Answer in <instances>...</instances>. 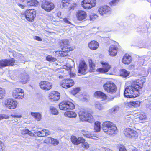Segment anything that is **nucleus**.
Returning <instances> with one entry per match:
<instances>
[{
  "label": "nucleus",
  "instance_id": "24",
  "mask_svg": "<svg viewBox=\"0 0 151 151\" xmlns=\"http://www.w3.org/2000/svg\"><path fill=\"white\" fill-rule=\"evenodd\" d=\"M89 48L92 50H95L97 49L99 47L98 43L95 41H92L88 43Z\"/></svg>",
  "mask_w": 151,
  "mask_h": 151
},
{
  "label": "nucleus",
  "instance_id": "5",
  "mask_svg": "<svg viewBox=\"0 0 151 151\" xmlns=\"http://www.w3.org/2000/svg\"><path fill=\"white\" fill-rule=\"evenodd\" d=\"M36 12L34 9H29L21 14L22 17H25L28 21L32 22L33 21L35 16Z\"/></svg>",
  "mask_w": 151,
  "mask_h": 151
},
{
  "label": "nucleus",
  "instance_id": "7",
  "mask_svg": "<svg viewBox=\"0 0 151 151\" xmlns=\"http://www.w3.org/2000/svg\"><path fill=\"white\" fill-rule=\"evenodd\" d=\"M59 106L60 110H63L73 109L75 108L74 104L69 101H64L61 102L59 104Z\"/></svg>",
  "mask_w": 151,
  "mask_h": 151
},
{
  "label": "nucleus",
  "instance_id": "38",
  "mask_svg": "<svg viewBox=\"0 0 151 151\" xmlns=\"http://www.w3.org/2000/svg\"><path fill=\"white\" fill-rule=\"evenodd\" d=\"M63 71L65 73H69L71 70V68L70 66H68L66 65H64L63 66Z\"/></svg>",
  "mask_w": 151,
  "mask_h": 151
},
{
  "label": "nucleus",
  "instance_id": "15",
  "mask_svg": "<svg viewBox=\"0 0 151 151\" xmlns=\"http://www.w3.org/2000/svg\"><path fill=\"white\" fill-rule=\"evenodd\" d=\"M125 135L129 138L137 137L138 136L137 133L130 128H127L124 131Z\"/></svg>",
  "mask_w": 151,
  "mask_h": 151
},
{
  "label": "nucleus",
  "instance_id": "63",
  "mask_svg": "<svg viewBox=\"0 0 151 151\" xmlns=\"http://www.w3.org/2000/svg\"><path fill=\"white\" fill-rule=\"evenodd\" d=\"M69 74L70 75V77H73L75 75V74L74 73H72L71 72H70Z\"/></svg>",
  "mask_w": 151,
  "mask_h": 151
},
{
  "label": "nucleus",
  "instance_id": "26",
  "mask_svg": "<svg viewBox=\"0 0 151 151\" xmlns=\"http://www.w3.org/2000/svg\"><path fill=\"white\" fill-rule=\"evenodd\" d=\"M132 59L129 55L126 54L123 57L122 59V63L124 64H129L131 61Z\"/></svg>",
  "mask_w": 151,
  "mask_h": 151
},
{
  "label": "nucleus",
  "instance_id": "58",
  "mask_svg": "<svg viewBox=\"0 0 151 151\" xmlns=\"http://www.w3.org/2000/svg\"><path fill=\"white\" fill-rule=\"evenodd\" d=\"M17 5L20 8H24L25 7V5L21 4L19 3H18L17 4Z\"/></svg>",
  "mask_w": 151,
  "mask_h": 151
},
{
  "label": "nucleus",
  "instance_id": "53",
  "mask_svg": "<svg viewBox=\"0 0 151 151\" xmlns=\"http://www.w3.org/2000/svg\"><path fill=\"white\" fill-rule=\"evenodd\" d=\"M119 150V151H126V150L124 147L122 145H120Z\"/></svg>",
  "mask_w": 151,
  "mask_h": 151
},
{
  "label": "nucleus",
  "instance_id": "16",
  "mask_svg": "<svg viewBox=\"0 0 151 151\" xmlns=\"http://www.w3.org/2000/svg\"><path fill=\"white\" fill-rule=\"evenodd\" d=\"M52 84L47 81H42L39 83L40 88L46 91L49 90L52 88Z\"/></svg>",
  "mask_w": 151,
  "mask_h": 151
},
{
  "label": "nucleus",
  "instance_id": "13",
  "mask_svg": "<svg viewBox=\"0 0 151 151\" xmlns=\"http://www.w3.org/2000/svg\"><path fill=\"white\" fill-rule=\"evenodd\" d=\"M15 61L14 59H4L0 60V68L9 65H14Z\"/></svg>",
  "mask_w": 151,
  "mask_h": 151
},
{
  "label": "nucleus",
  "instance_id": "45",
  "mask_svg": "<svg viewBox=\"0 0 151 151\" xmlns=\"http://www.w3.org/2000/svg\"><path fill=\"white\" fill-rule=\"evenodd\" d=\"M147 116L144 113H142L140 114L139 116V118L140 120H143L146 119Z\"/></svg>",
  "mask_w": 151,
  "mask_h": 151
},
{
  "label": "nucleus",
  "instance_id": "8",
  "mask_svg": "<svg viewBox=\"0 0 151 151\" xmlns=\"http://www.w3.org/2000/svg\"><path fill=\"white\" fill-rule=\"evenodd\" d=\"M12 95L15 99H20L24 96V93L22 89L20 88H16L12 91Z\"/></svg>",
  "mask_w": 151,
  "mask_h": 151
},
{
  "label": "nucleus",
  "instance_id": "11",
  "mask_svg": "<svg viewBox=\"0 0 151 151\" xmlns=\"http://www.w3.org/2000/svg\"><path fill=\"white\" fill-rule=\"evenodd\" d=\"M101 63L102 65V68L96 70L97 72L101 73H104L107 72L111 68V66L107 63L104 61H101Z\"/></svg>",
  "mask_w": 151,
  "mask_h": 151
},
{
  "label": "nucleus",
  "instance_id": "59",
  "mask_svg": "<svg viewBox=\"0 0 151 151\" xmlns=\"http://www.w3.org/2000/svg\"><path fill=\"white\" fill-rule=\"evenodd\" d=\"M63 21H64L66 23L70 24V22H69L67 19L66 18H64L63 19Z\"/></svg>",
  "mask_w": 151,
  "mask_h": 151
},
{
  "label": "nucleus",
  "instance_id": "57",
  "mask_svg": "<svg viewBox=\"0 0 151 151\" xmlns=\"http://www.w3.org/2000/svg\"><path fill=\"white\" fill-rule=\"evenodd\" d=\"M43 131L45 134V136H47L49 134V132L48 130L45 129L43 130Z\"/></svg>",
  "mask_w": 151,
  "mask_h": 151
},
{
  "label": "nucleus",
  "instance_id": "47",
  "mask_svg": "<svg viewBox=\"0 0 151 151\" xmlns=\"http://www.w3.org/2000/svg\"><path fill=\"white\" fill-rule=\"evenodd\" d=\"M119 0H113L110 2V4L111 5H114L117 4Z\"/></svg>",
  "mask_w": 151,
  "mask_h": 151
},
{
  "label": "nucleus",
  "instance_id": "41",
  "mask_svg": "<svg viewBox=\"0 0 151 151\" xmlns=\"http://www.w3.org/2000/svg\"><path fill=\"white\" fill-rule=\"evenodd\" d=\"M46 59L47 60L51 62H54L57 60L55 58L52 57L50 55L47 56Z\"/></svg>",
  "mask_w": 151,
  "mask_h": 151
},
{
  "label": "nucleus",
  "instance_id": "64",
  "mask_svg": "<svg viewBox=\"0 0 151 151\" xmlns=\"http://www.w3.org/2000/svg\"><path fill=\"white\" fill-rule=\"evenodd\" d=\"M28 134L31 136L33 135V133L31 132L29 130V132H28Z\"/></svg>",
  "mask_w": 151,
  "mask_h": 151
},
{
  "label": "nucleus",
  "instance_id": "39",
  "mask_svg": "<svg viewBox=\"0 0 151 151\" xmlns=\"http://www.w3.org/2000/svg\"><path fill=\"white\" fill-rule=\"evenodd\" d=\"M60 43L61 46L62 47L64 45H70L69 42L67 39H64L61 41Z\"/></svg>",
  "mask_w": 151,
  "mask_h": 151
},
{
  "label": "nucleus",
  "instance_id": "40",
  "mask_svg": "<svg viewBox=\"0 0 151 151\" xmlns=\"http://www.w3.org/2000/svg\"><path fill=\"white\" fill-rule=\"evenodd\" d=\"M6 91L5 90L1 88H0V99L3 98L5 95Z\"/></svg>",
  "mask_w": 151,
  "mask_h": 151
},
{
  "label": "nucleus",
  "instance_id": "48",
  "mask_svg": "<svg viewBox=\"0 0 151 151\" xmlns=\"http://www.w3.org/2000/svg\"><path fill=\"white\" fill-rule=\"evenodd\" d=\"M119 110V107L118 106H115L111 109V112H116Z\"/></svg>",
  "mask_w": 151,
  "mask_h": 151
},
{
  "label": "nucleus",
  "instance_id": "14",
  "mask_svg": "<svg viewBox=\"0 0 151 151\" xmlns=\"http://www.w3.org/2000/svg\"><path fill=\"white\" fill-rule=\"evenodd\" d=\"M98 12L100 15L103 16L110 14L111 12V9L107 5H104L99 7Z\"/></svg>",
  "mask_w": 151,
  "mask_h": 151
},
{
  "label": "nucleus",
  "instance_id": "43",
  "mask_svg": "<svg viewBox=\"0 0 151 151\" xmlns=\"http://www.w3.org/2000/svg\"><path fill=\"white\" fill-rule=\"evenodd\" d=\"M49 140H51L52 144L54 145H57L58 143V141L56 139H54L52 138H49Z\"/></svg>",
  "mask_w": 151,
  "mask_h": 151
},
{
  "label": "nucleus",
  "instance_id": "10",
  "mask_svg": "<svg viewBox=\"0 0 151 151\" xmlns=\"http://www.w3.org/2000/svg\"><path fill=\"white\" fill-rule=\"evenodd\" d=\"M96 0H83L82 6L84 9H89L95 7L96 4Z\"/></svg>",
  "mask_w": 151,
  "mask_h": 151
},
{
  "label": "nucleus",
  "instance_id": "19",
  "mask_svg": "<svg viewBox=\"0 0 151 151\" xmlns=\"http://www.w3.org/2000/svg\"><path fill=\"white\" fill-rule=\"evenodd\" d=\"M49 97L51 101H57L60 98V94L57 91H52L49 93Z\"/></svg>",
  "mask_w": 151,
  "mask_h": 151
},
{
  "label": "nucleus",
  "instance_id": "54",
  "mask_svg": "<svg viewBox=\"0 0 151 151\" xmlns=\"http://www.w3.org/2000/svg\"><path fill=\"white\" fill-rule=\"evenodd\" d=\"M8 118V116L0 114V120H2L4 118L6 119Z\"/></svg>",
  "mask_w": 151,
  "mask_h": 151
},
{
  "label": "nucleus",
  "instance_id": "3",
  "mask_svg": "<svg viewBox=\"0 0 151 151\" xmlns=\"http://www.w3.org/2000/svg\"><path fill=\"white\" fill-rule=\"evenodd\" d=\"M79 116L81 120L83 121H87L91 123L94 121L92 115L87 112L80 111L79 112Z\"/></svg>",
  "mask_w": 151,
  "mask_h": 151
},
{
  "label": "nucleus",
  "instance_id": "17",
  "mask_svg": "<svg viewBox=\"0 0 151 151\" xmlns=\"http://www.w3.org/2000/svg\"><path fill=\"white\" fill-rule=\"evenodd\" d=\"M87 70V65L84 60H81L78 67V73L80 74H85Z\"/></svg>",
  "mask_w": 151,
  "mask_h": 151
},
{
  "label": "nucleus",
  "instance_id": "30",
  "mask_svg": "<svg viewBox=\"0 0 151 151\" xmlns=\"http://www.w3.org/2000/svg\"><path fill=\"white\" fill-rule=\"evenodd\" d=\"M101 124L98 121L96 122L94 124V130L95 132H98L100 131L101 129Z\"/></svg>",
  "mask_w": 151,
  "mask_h": 151
},
{
  "label": "nucleus",
  "instance_id": "42",
  "mask_svg": "<svg viewBox=\"0 0 151 151\" xmlns=\"http://www.w3.org/2000/svg\"><path fill=\"white\" fill-rule=\"evenodd\" d=\"M35 133L38 137L45 136V134L43 130L41 131L36 132H35Z\"/></svg>",
  "mask_w": 151,
  "mask_h": 151
},
{
  "label": "nucleus",
  "instance_id": "33",
  "mask_svg": "<svg viewBox=\"0 0 151 151\" xmlns=\"http://www.w3.org/2000/svg\"><path fill=\"white\" fill-rule=\"evenodd\" d=\"M94 95L97 97H101L104 99L106 98V95L104 93L100 91H97L95 92Z\"/></svg>",
  "mask_w": 151,
  "mask_h": 151
},
{
  "label": "nucleus",
  "instance_id": "32",
  "mask_svg": "<svg viewBox=\"0 0 151 151\" xmlns=\"http://www.w3.org/2000/svg\"><path fill=\"white\" fill-rule=\"evenodd\" d=\"M31 115L33 116L37 121H40L42 118L41 114L38 112H31Z\"/></svg>",
  "mask_w": 151,
  "mask_h": 151
},
{
  "label": "nucleus",
  "instance_id": "6",
  "mask_svg": "<svg viewBox=\"0 0 151 151\" xmlns=\"http://www.w3.org/2000/svg\"><path fill=\"white\" fill-rule=\"evenodd\" d=\"M18 104L17 102L12 98L8 99L4 102V105L5 107L10 109L16 108Z\"/></svg>",
  "mask_w": 151,
  "mask_h": 151
},
{
  "label": "nucleus",
  "instance_id": "34",
  "mask_svg": "<svg viewBox=\"0 0 151 151\" xmlns=\"http://www.w3.org/2000/svg\"><path fill=\"white\" fill-rule=\"evenodd\" d=\"M49 111L52 114L54 115H57L59 113L57 109L54 106H51L50 107Z\"/></svg>",
  "mask_w": 151,
  "mask_h": 151
},
{
  "label": "nucleus",
  "instance_id": "25",
  "mask_svg": "<svg viewBox=\"0 0 151 151\" xmlns=\"http://www.w3.org/2000/svg\"><path fill=\"white\" fill-rule=\"evenodd\" d=\"M82 134L83 136H86L87 137L89 138L95 140H97L98 139L97 136L94 135L93 134L90 133L88 131H82Z\"/></svg>",
  "mask_w": 151,
  "mask_h": 151
},
{
  "label": "nucleus",
  "instance_id": "36",
  "mask_svg": "<svg viewBox=\"0 0 151 151\" xmlns=\"http://www.w3.org/2000/svg\"><path fill=\"white\" fill-rule=\"evenodd\" d=\"M130 73V72L127 71L126 70L122 69L120 70V76L124 77L128 76Z\"/></svg>",
  "mask_w": 151,
  "mask_h": 151
},
{
  "label": "nucleus",
  "instance_id": "2",
  "mask_svg": "<svg viewBox=\"0 0 151 151\" xmlns=\"http://www.w3.org/2000/svg\"><path fill=\"white\" fill-rule=\"evenodd\" d=\"M102 129L104 132L108 134H114L117 130V127L110 121H106L103 123Z\"/></svg>",
  "mask_w": 151,
  "mask_h": 151
},
{
  "label": "nucleus",
  "instance_id": "61",
  "mask_svg": "<svg viewBox=\"0 0 151 151\" xmlns=\"http://www.w3.org/2000/svg\"><path fill=\"white\" fill-rule=\"evenodd\" d=\"M114 99V97H111L109 98H107V100L109 101H110L113 100Z\"/></svg>",
  "mask_w": 151,
  "mask_h": 151
},
{
  "label": "nucleus",
  "instance_id": "20",
  "mask_svg": "<svg viewBox=\"0 0 151 151\" xmlns=\"http://www.w3.org/2000/svg\"><path fill=\"white\" fill-rule=\"evenodd\" d=\"M76 17L78 20L81 21L86 18L87 14L84 11L80 10L76 12Z\"/></svg>",
  "mask_w": 151,
  "mask_h": 151
},
{
  "label": "nucleus",
  "instance_id": "28",
  "mask_svg": "<svg viewBox=\"0 0 151 151\" xmlns=\"http://www.w3.org/2000/svg\"><path fill=\"white\" fill-rule=\"evenodd\" d=\"M141 102L138 101H130L127 102V105L129 107L132 106L139 107L140 106Z\"/></svg>",
  "mask_w": 151,
  "mask_h": 151
},
{
  "label": "nucleus",
  "instance_id": "55",
  "mask_svg": "<svg viewBox=\"0 0 151 151\" xmlns=\"http://www.w3.org/2000/svg\"><path fill=\"white\" fill-rule=\"evenodd\" d=\"M34 38L35 39L39 41H41L42 39L40 38L39 37L35 36L34 37Z\"/></svg>",
  "mask_w": 151,
  "mask_h": 151
},
{
  "label": "nucleus",
  "instance_id": "44",
  "mask_svg": "<svg viewBox=\"0 0 151 151\" xmlns=\"http://www.w3.org/2000/svg\"><path fill=\"white\" fill-rule=\"evenodd\" d=\"M80 90V89L79 88H75L73 89L71 91V93L74 95L75 94H76L77 93H78Z\"/></svg>",
  "mask_w": 151,
  "mask_h": 151
},
{
  "label": "nucleus",
  "instance_id": "56",
  "mask_svg": "<svg viewBox=\"0 0 151 151\" xmlns=\"http://www.w3.org/2000/svg\"><path fill=\"white\" fill-rule=\"evenodd\" d=\"M12 117H13L15 118H20L22 117V116L21 115H12Z\"/></svg>",
  "mask_w": 151,
  "mask_h": 151
},
{
  "label": "nucleus",
  "instance_id": "22",
  "mask_svg": "<svg viewBox=\"0 0 151 151\" xmlns=\"http://www.w3.org/2000/svg\"><path fill=\"white\" fill-rule=\"evenodd\" d=\"M118 48L116 45H111L109 50V55L112 56L116 55L117 52Z\"/></svg>",
  "mask_w": 151,
  "mask_h": 151
},
{
  "label": "nucleus",
  "instance_id": "62",
  "mask_svg": "<svg viewBox=\"0 0 151 151\" xmlns=\"http://www.w3.org/2000/svg\"><path fill=\"white\" fill-rule=\"evenodd\" d=\"M56 16L58 17H59L61 15V12H58L57 13H56Z\"/></svg>",
  "mask_w": 151,
  "mask_h": 151
},
{
  "label": "nucleus",
  "instance_id": "51",
  "mask_svg": "<svg viewBox=\"0 0 151 151\" xmlns=\"http://www.w3.org/2000/svg\"><path fill=\"white\" fill-rule=\"evenodd\" d=\"M132 119L130 116L127 117L125 119V121L127 123H129L132 121Z\"/></svg>",
  "mask_w": 151,
  "mask_h": 151
},
{
  "label": "nucleus",
  "instance_id": "60",
  "mask_svg": "<svg viewBox=\"0 0 151 151\" xmlns=\"http://www.w3.org/2000/svg\"><path fill=\"white\" fill-rule=\"evenodd\" d=\"M0 151H3V144L0 141Z\"/></svg>",
  "mask_w": 151,
  "mask_h": 151
},
{
  "label": "nucleus",
  "instance_id": "9",
  "mask_svg": "<svg viewBox=\"0 0 151 151\" xmlns=\"http://www.w3.org/2000/svg\"><path fill=\"white\" fill-rule=\"evenodd\" d=\"M73 48L70 45H64L62 47L61 51H58L55 52L56 55L58 56H65L68 55L67 52L72 50Z\"/></svg>",
  "mask_w": 151,
  "mask_h": 151
},
{
  "label": "nucleus",
  "instance_id": "52",
  "mask_svg": "<svg viewBox=\"0 0 151 151\" xmlns=\"http://www.w3.org/2000/svg\"><path fill=\"white\" fill-rule=\"evenodd\" d=\"M69 1V0H62V2L63 7L65 6V4H68Z\"/></svg>",
  "mask_w": 151,
  "mask_h": 151
},
{
  "label": "nucleus",
  "instance_id": "21",
  "mask_svg": "<svg viewBox=\"0 0 151 151\" xmlns=\"http://www.w3.org/2000/svg\"><path fill=\"white\" fill-rule=\"evenodd\" d=\"M71 140L73 144L76 145L83 143L85 141V139L81 137H79L77 138L76 136H71Z\"/></svg>",
  "mask_w": 151,
  "mask_h": 151
},
{
  "label": "nucleus",
  "instance_id": "1",
  "mask_svg": "<svg viewBox=\"0 0 151 151\" xmlns=\"http://www.w3.org/2000/svg\"><path fill=\"white\" fill-rule=\"evenodd\" d=\"M143 86V83L140 80L133 82L126 88L124 93V96L127 98H135L139 96L140 91Z\"/></svg>",
  "mask_w": 151,
  "mask_h": 151
},
{
  "label": "nucleus",
  "instance_id": "27",
  "mask_svg": "<svg viewBox=\"0 0 151 151\" xmlns=\"http://www.w3.org/2000/svg\"><path fill=\"white\" fill-rule=\"evenodd\" d=\"M64 115L66 117L72 118H76L77 116V114L73 111L65 112L64 113Z\"/></svg>",
  "mask_w": 151,
  "mask_h": 151
},
{
  "label": "nucleus",
  "instance_id": "29",
  "mask_svg": "<svg viewBox=\"0 0 151 151\" xmlns=\"http://www.w3.org/2000/svg\"><path fill=\"white\" fill-rule=\"evenodd\" d=\"M38 3V1L36 0H27V4L29 6H36Z\"/></svg>",
  "mask_w": 151,
  "mask_h": 151
},
{
  "label": "nucleus",
  "instance_id": "4",
  "mask_svg": "<svg viewBox=\"0 0 151 151\" xmlns=\"http://www.w3.org/2000/svg\"><path fill=\"white\" fill-rule=\"evenodd\" d=\"M103 87L104 90L109 93H114L117 91L116 86L111 81L107 82L104 84Z\"/></svg>",
  "mask_w": 151,
  "mask_h": 151
},
{
  "label": "nucleus",
  "instance_id": "23",
  "mask_svg": "<svg viewBox=\"0 0 151 151\" xmlns=\"http://www.w3.org/2000/svg\"><path fill=\"white\" fill-rule=\"evenodd\" d=\"M19 77L20 82L22 83H26L29 78V77L25 73H22L19 74Z\"/></svg>",
  "mask_w": 151,
  "mask_h": 151
},
{
  "label": "nucleus",
  "instance_id": "12",
  "mask_svg": "<svg viewBox=\"0 0 151 151\" xmlns=\"http://www.w3.org/2000/svg\"><path fill=\"white\" fill-rule=\"evenodd\" d=\"M74 84L73 81L70 78L65 79L60 83V85L64 88H68L73 86Z\"/></svg>",
  "mask_w": 151,
  "mask_h": 151
},
{
  "label": "nucleus",
  "instance_id": "31",
  "mask_svg": "<svg viewBox=\"0 0 151 151\" xmlns=\"http://www.w3.org/2000/svg\"><path fill=\"white\" fill-rule=\"evenodd\" d=\"M90 67V71L91 72H93L96 70L95 65L94 62L92 61L91 59H89L88 60Z\"/></svg>",
  "mask_w": 151,
  "mask_h": 151
},
{
  "label": "nucleus",
  "instance_id": "18",
  "mask_svg": "<svg viewBox=\"0 0 151 151\" xmlns=\"http://www.w3.org/2000/svg\"><path fill=\"white\" fill-rule=\"evenodd\" d=\"M41 7L45 10L50 12L54 8V5L52 3H50L48 1H46L41 5Z\"/></svg>",
  "mask_w": 151,
  "mask_h": 151
},
{
  "label": "nucleus",
  "instance_id": "37",
  "mask_svg": "<svg viewBox=\"0 0 151 151\" xmlns=\"http://www.w3.org/2000/svg\"><path fill=\"white\" fill-rule=\"evenodd\" d=\"M95 107L99 110H101L104 109V107L99 102H96L95 104Z\"/></svg>",
  "mask_w": 151,
  "mask_h": 151
},
{
  "label": "nucleus",
  "instance_id": "49",
  "mask_svg": "<svg viewBox=\"0 0 151 151\" xmlns=\"http://www.w3.org/2000/svg\"><path fill=\"white\" fill-rule=\"evenodd\" d=\"M82 143H83L82 147H83L86 149H88L89 147V145L88 143L85 142V141Z\"/></svg>",
  "mask_w": 151,
  "mask_h": 151
},
{
  "label": "nucleus",
  "instance_id": "50",
  "mask_svg": "<svg viewBox=\"0 0 151 151\" xmlns=\"http://www.w3.org/2000/svg\"><path fill=\"white\" fill-rule=\"evenodd\" d=\"M29 130L27 129H24L21 131V133L23 135L28 134L29 132Z\"/></svg>",
  "mask_w": 151,
  "mask_h": 151
},
{
  "label": "nucleus",
  "instance_id": "46",
  "mask_svg": "<svg viewBox=\"0 0 151 151\" xmlns=\"http://www.w3.org/2000/svg\"><path fill=\"white\" fill-rule=\"evenodd\" d=\"M98 17V16L96 14H91L90 16V20L93 21Z\"/></svg>",
  "mask_w": 151,
  "mask_h": 151
},
{
  "label": "nucleus",
  "instance_id": "35",
  "mask_svg": "<svg viewBox=\"0 0 151 151\" xmlns=\"http://www.w3.org/2000/svg\"><path fill=\"white\" fill-rule=\"evenodd\" d=\"M140 68V72H139L140 75L143 76H146L148 75L149 72L147 69L144 68L143 67H141Z\"/></svg>",
  "mask_w": 151,
  "mask_h": 151
}]
</instances>
